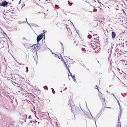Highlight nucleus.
Returning <instances> with one entry per match:
<instances>
[{"label": "nucleus", "instance_id": "nucleus-1", "mask_svg": "<svg viewBox=\"0 0 127 127\" xmlns=\"http://www.w3.org/2000/svg\"><path fill=\"white\" fill-rule=\"evenodd\" d=\"M44 33H41L37 36L36 38L37 43L35 45H36V47H35V49L36 50L39 49L40 47V44L39 43V42L42 39L44 36Z\"/></svg>", "mask_w": 127, "mask_h": 127}, {"label": "nucleus", "instance_id": "nucleus-2", "mask_svg": "<svg viewBox=\"0 0 127 127\" xmlns=\"http://www.w3.org/2000/svg\"><path fill=\"white\" fill-rule=\"evenodd\" d=\"M9 3L5 1H4L2 3H0V5L1 6L5 7L7 6V5L9 4Z\"/></svg>", "mask_w": 127, "mask_h": 127}, {"label": "nucleus", "instance_id": "nucleus-3", "mask_svg": "<svg viewBox=\"0 0 127 127\" xmlns=\"http://www.w3.org/2000/svg\"><path fill=\"white\" fill-rule=\"evenodd\" d=\"M98 96L102 101H105V99L103 95L101 93H100L98 94Z\"/></svg>", "mask_w": 127, "mask_h": 127}, {"label": "nucleus", "instance_id": "nucleus-4", "mask_svg": "<svg viewBox=\"0 0 127 127\" xmlns=\"http://www.w3.org/2000/svg\"><path fill=\"white\" fill-rule=\"evenodd\" d=\"M72 100L71 99H70L69 100V102L68 103V105H70V106H71V111L73 113V111L72 110V108L71 106V105H72Z\"/></svg>", "mask_w": 127, "mask_h": 127}, {"label": "nucleus", "instance_id": "nucleus-5", "mask_svg": "<svg viewBox=\"0 0 127 127\" xmlns=\"http://www.w3.org/2000/svg\"><path fill=\"white\" fill-rule=\"evenodd\" d=\"M116 35V34L114 32L112 31V32L111 36L112 38L113 39H114Z\"/></svg>", "mask_w": 127, "mask_h": 127}, {"label": "nucleus", "instance_id": "nucleus-6", "mask_svg": "<svg viewBox=\"0 0 127 127\" xmlns=\"http://www.w3.org/2000/svg\"><path fill=\"white\" fill-rule=\"evenodd\" d=\"M121 116V114H119V115L118 116V123L119 124V122L120 125V127H121V123H120V118Z\"/></svg>", "mask_w": 127, "mask_h": 127}, {"label": "nucleus", "instance_id": "nucleus-7", "mask_svg": "<svg viewBox=\"0 0 127 127\" xmlns=\"http://www.w3.org/2000/svg\"><path fill=\"white\" fill-rule=\"evenodd\" d=\"M62 61H63V63H64V64L65 66L66 67V69L67 70L69 68H68L67 66V64H66V62H65L64 61V60L63 59H62Z\"/></svg>", "mask_w": 127, "mask_h": 127}, {"label": "nucleus", "instance_id": "nucleus-8", "mask_svg": "<svg viewBox=\"0 0 127 127\" xmlns=\"http://www.w3.org/2000/svg\"><path fill=\"white\" fill-rule=\"evenodd\" d=\"M101 114L99 113L98 114H97L96 115V119H97L99 118V117H100Z\"/></svg>", "mask_w": 127, "mask_h": 127}, {"label": "nucleus", "instance_id": "nucleus-9", "mask_svg": "<svg viewBox=\"0 0 127 127\" xmlns=\"http://www.w3.org/2000/svg\"><path fill=\"white\" fill-rule=\"evenodd\" d=\"M23 119H25V121H26V119L27 117V115H24L23 116Z\"/></svg>", "mask_w": 127, "mask_h": 127}, {"label": "nucleus", "instance_id": "nucleus-10", "mask_svg": "<svg viewBox=\"0 0 127 127\" xmlns=\"http://www.w3.org/2000/svg\"><path fill=\"white\" fill-rule=\"evenodd\" d=\"M18 89L20 91H23V90H24L22 88V87H21L20 86H18L17 87Z\"/></svg>", "mask_w": 127, "mask_h": 127}, {"label": "nucleus", "instance_id": "nucleus-11", "mask_svg": "<svg viewBox=\"0 0 127 127\" xmlns=\"http://www.w3.org/2000/svg\"><path fill=\"white\" fill-rule=\"evenodd\" d=\"M67 70H68V71L69 72V74H70V75L71 76V77H72V78H73V76L72 75V73H71L70 72V71L69 70V68H68V69H67Z\"/></svg>", "mask_w": 127, "mask_h": 127}, {"label": "nucleus", "instance_id": "nucleus-12", "mask_svg": "<svg viewBox=\"0 0 127 127\" xmlns=\"http://www.w3.org/2000/svg\"><path fill=\"white\" fill-rule=\"evenodd\" d=\"M104 108H102L100 110V111L99 113H100L101 114L102 112L104 111Z\"/></svg>", "mask_w": 127, "mask_h": 127}, {"label": "nucleus", "instance_id": "nucleus-13", "mask_svg": "<svg viewBox=\"0 0 127 127\" xmlns=\"http://www.w3.org/2000/svg\"><path fill=\"white\" fill-rule=\"evenodd\" d=\"M82 52L84 53H85L86 52V50L84 48H82Z\"/></svg>", "mask_w": 127, "mask_h": 127}, {"label": "nucleus", "instance_id": "nucleus-14", "mask_svg": "<svg viewBox=\"0 0 127 127\" xmlns=\"http://www.w3.org/2000/svg\"><path fill=\"white\" fill-rule=\"evenodd\" d=\"M0 30H1V33H2V32H3V33L4 34V35H6V34L2 30L1 28H0Z\"/></svg>", "mask_w": 127, "mask_h": 127}, {"label": "nucleus", "instance_id": "nucleus-15", "mask_svg": "<svg viewBox=\"0 0 127 127\" xmlns=\"http://www.w3.org/2000/svg\"><path fill=\"white\" fill-rule=\"evenodd\" d=\"M88 37L89 39H91L92 37V36L91 35L89 34L88 36Z\"/></svg>", "mask_w": 127, "mask_h": 127}, {"label": "nucleus", "instance_id": "nucleus-16", "mask_svg": "<svg viewBox=\"0 0 127 127\" xmlns=\"http://www.w3.org/2000/svg\"><path fill=\"white\" fill-rule=\"evenodd\" d=\"M51 89L53 94H55V92L54 91V89L53 88H52Z\"/></svg>", "mask_w": 127, "mask_h": 127}, {"label": "nucleus", "instance_id": "nucleus-17", "mask_svg": "<svg viewBox=\"0 0 127 127\" xmlns=\"http://www.w3.org/2000/svg\"><path fill=\"white\" fill-rule=\"evenodd\" d=\"M54 54L55 55V57H58V58H59V59H61V58H59V57L58 56V55H56V54Z\"/></svg>", "mask_w": 127, "mask_h": 127}, {"label": "nucleus", "instance_id": "nucleus-18", "mask_svg": "<svg viewBox=\"0 0 127 127\" xmlns=\"http://www.w3.org/2000/svg\"><path fill=\"white\" fill-rule=\"evenodd\" d=\"M68 4H69V5H70V6H71V5H72V3H70L69 1H68Z\"/></svg>", "mask_w": 127, "mask_h": 127}, {"label": "nucleus", "instance_id": "nucleus-19", "mask_svg": "<svg viewBox=\"0 0 127 127\" xmlns=\"http://www.w3.org/2000/svg\"><path fill=\"white\" fill-rule=\"evenodd\" d=\"M60 42L61 44V45L62 46V48H63V49H64V46H63V44L61 42Z\"/></svg>", "mask_w": 127, "mask_h": 127}, {"label": "nucleus", "instance_id": "nucleus-20", "mask_svg": "<svg viewBox=\"0 0 127 127\" xmlns=\"http://www.w3.org/2000/svg\"><path fill=\"white\" fill-rule=\"evenodd\" d=\"M44 89H47V90H48V88L47 87V86H45L43 87Z\"/></svg>", "mask_w": 127, "mask_h": 127}, {"label": "nucleus", "instance_id": "nucleus-21", "mask_svg": "<svg viewBox=\"0 0 127 127\" xmlns=\"http://www.w3.org/2000/svg\"><path fill=\"white\" fill-rule=\"evenodd\" d=\"M119 108H120V114H121V112H122V109L121 108V106H120V107H119Z\"/></svg>", "mask_w": 127, "mask_h": 127}, {"label": "nucleus", "instance_id": "nucleus-22", "mask_svg": "<svg viewBox=\"0 0 127 127\" xmlns=\"http://www.w3.org/2000/svg\"><path fill=\"white\" fill-rule=\"evenodd\" d=\"M16 62L19 65H24V64H20V63H19L18 62H17V61H16Z\"/></svg>", "mask_w": 127, "mask_h": 127}, {"label": "nucleus", "instance_id": "nucleus-23", "mask_svg": "<svg viewBox=\"0 0 127 127\" xmlns=\"http://www.w3.org/2000/svg\"><path fill=\"white\" fill-rule=\"evenodd\" d=\"M44 33V36H43V37H44V39L45 38V32L44 31V33Z\"/></svg>", "mask_w": 127, "mask_h": 127}, {"label": "nucleus", "instance_id": "nucleus-24", "mask_svg": "<svg viewBox=\"0 0 127 127\" xmlns=\"http://www.w3.org/2000/svg\"><path fill=\"white\" fill-rule=\"evenodd\" d=\"M74 81V82H75L76 81V80L74 78H72Z\"/></svg>", "mask_w": 127, "mask_h": 127}, {"label": "nucleus", "instance_id": "nucleus-25", "mask_svg": "<svg viewBox=\"0 0 127 127\" xmlns=\"http://www.w3.org/2000/svg\"><path fill=\"white\" fill-rule=\"evenodd\" d=\"M60 57H59V58H61V60H62V59H63V58L62 57V55H61V54H60Z\"/></svg>", "mask_w": 127, "mask_h": 127}, {"label": "nucleus", "instance_id": "nucleus-26", "mask_svg": "<svg viewBox=\"0 0 127 127\" xmlns=\"http://www.w3.org/2000/svg\"><path fill=\"white\" fill-rule=\"evenodd\" d=\"M85 114L87 115L88 116H89V114L88 113H85Z\"/></svg>", "mask_w": 127, "mask_h": 127}, {"label": "nucleus", "instance_id": "nucleus-27", "mask_svg": "<svg viewBox=\"0 0 127 127\" xmlns=\"http://www.w3.org/2000/svg\"><path fill=\"white\" fill-rule=\"evenodd\" d=\"M25 22H21L20 21V22H19V23L20 24H22V23H25Z\"/></svg>", "mask_w": 127, "mask_h": 127}, {"label": "nucleus", "instance_id": "nucleus-28", "mask_svg": "<svg viewBox=\"0 0 127 127\" xmlns=\"http://www.w3.org/2000/svg\"><path fill=\"white\" fill-rule=\"evenodd\" d=\"M97 11V9H94V10L93 11V12H96Z\"/></svg>", "mask_w": 127, "mask_h": 127}, {"label": "nucleus", "instance_id": "nucleus-29", "mask_svg": "<svg viewBox=\"0 0 127 127\" xmlns=\"http://www.w3.org/2000/svg\"><path fill=\"white\" fill-rule=\"evenodd\" d=\"M22 8L24 6H25V4L24 3H23L22 4Z\"/></svg>", "mask_w": 127, "mask_h": 127}, {"label": "nucleus", "instance_id": "nucleus-30", "mask_svg": "<svg viewBox=\"0 0 127 127\" xmlns=\"http://www.w3.org/2000/svg\"><path fill=\"white\" fill-rule=\"evenodd\" d=\"M118 104L119 107H120V103H119V101H118Z\"/></svg>", "mask_w": 127, "mask_h": 127}, {"label": "nucleus", "instance_id": "nucleus-31", "mask_svg": "<svg viewBox=\"0 0 127 127\" xmlns=\"http://www.w3.org/2000/svg\"><path fill=\"white\" fill-rule=\"evenodd\" d=\"M55 7H58L59 6L57 5H55Z\"/></svg>", "mask_w": 127, "mask_h": 127}, {"label": "nucleus", "instance_id": "nucleus-32", "mask_svg": "<svg viewBox=\"0 0 127 127\" xmlns=\"http://www.w3.org/2000/svg\"><path fill=\"white\" fill-rule=\"evenodd\" d=\"M31 119V115L29 116L28 117V119Z\"/></svg>", "mask_w": 127, "mask_h": 127}, {"label": "nucleus", "instance_id": "nucleus-33", "mask_svg": "<svg viewBox=\"0 0 127 127\" xmlns=\"http://www.w3.org/2000/svg\"><path fill=\"white\" fill-rule=\"evenodd\" d=\"M33 123H37V122L36 121V120H35V121H33Z\"/></svg>", "mask_w": 127, "mask_h": 127}, {"label": "nucleus", "instance_id": "nucleus-34", "mask_svg": "<svg viewBox=\"0 0 127 127\" xmlns=\"http://www.w3.org/2000/svg\"><path fill=\"white\" fill-rule=\"evenodd\" d=\"M49 49L50 50V51L51 52V53L52 54H54V53L51 50V49Z\"/></svg>", "mask_w": 127, "mask_h": 127}, {"label": "nucleus", "instance_id": "nucleus-35", "mask_svg": "<svg viewBox=\"0 0 127 127\" xmlns=\"http://www.w3.org/2000/svg\"><path fill=\"white\" fill-rule=\"evenodd\" d=\"M111 94L112 95H113V96H114V97H115V95H114V94H113V93H112V94Z\"/></svg>", "mask_w": 127, "mask_h": 127}, {"label": "nucleus", "instance_id": "nucleus-36", "mask_svg": "<svg viewBox=\"0 0 127 127\" xmlns=\"http://www.w3.org/2000/svg\"><path fill=\"white\" fill-rule=\"evenodd\" d=\"M35 44H34V47L33 48H34H34H35V47H36V46L35 45Z\"/></svg>", "mask_w": 127, "mask_h": 127}, {"label": "nucleus", "instance_id": "nucleus-37", "mask_svg": "<svg viewBox=\"0 0 127 127\" xmlns=\"http://www.w3.org/2000/svg\"><path fill=\"white\" fill-rule=\"evenodd\" d=\"M86 2H87V3H88L89 4H90V5L91 6H92V5L91 4H90V3H89V2H87V1H86Z\"/></svg>", "mask_w": 127, "mask_h": 127}, {"label": "nucleus", "instance_id": "nucleus-38", "mask_svg": "<svg viewBox=\"0 0 127 127\" xmlns=\"http://www.w3.org/2000/svg\"><path fill=\"white\" fill-rule=\"evenodd\" d=\"M75 75H74H74H73V78H75Z\"/></svg>", "mask_w": 127, "mask_h": 127}, {"label": "nucleus", "instance_id": "nucleus-39", "mask_svg": "<svg viewBox=\"0 0 127 127\" xmlns=\"http://www.w3.org/2000/svg\"><path fill=\"white\" fill-rule=\"evenodd\" d=\"M71 23L72 24V25H73V26L74 27V28H75V27H74V24H73V23H72V22H71Z\"/></svg>", "mask_w": 127, "mask_h": 127}, {"label": "nucleus", "instance_id": "nucleus-40", "mask_svg": "<svg viewBox=\"0 0 127 127\" xmlns=\"http://www.w3.org/2000/svg\"><path fill=\"white\" fill-rule=\"evenodd\" d=\"M28 69H26V72H28Z\"/></svg>", "mask_w": 127, "mask_h": 127}, {"label": "nucleus", "instance_id": "nucleus-41", "mask_svg": "<svg viewBox=\"0 0 127 127\" xmlns=\"http://www.w3.org/2000/svg\"><path fill=\"white\" fill-rule=\"evenodd\" d=\"M122 44H123V43H120V44H119L120 45H121Z\"/></svg>", "mask_w": 127, "mask_h": 127}, {"label": "nucleus", "instance_id": "nucleus-42", "mask_svg": "<svg viewBox=\"0 0 127 127\" xmlns=\"http://www.w3.org/2000/svg\"><path fill=\"white\" fill-rule=\"evenodd\" d=\"M35 27H39V26L37 25H36V26H35Z\"/></svg>", "mask_w": 127, "mask_h": 127}, {"label": "nucleus", "instance_id": "nucleus-43", "mask_svg": "<svg viewBox=\"0 0 127 127\" xmlns=\"http://www.w3.org/2000/svg\"><path fill=\"white\" fill-rule=\"evenodd\" d=\"M22 38L24 40V39H26L25 38V37H23Z\"/></svg>", "mask_w": 127, "mask_h": 127}, {"label": "nucleus", "instance_id": "nucleus-44", "mask_svg": "<svg viewBox=\"0 0 127 127\" xmlns=\"http://www.w3.org/2000/svg\"><path fill=\"white\" fill-rule=\"evenodd\" d=\"M30 122L31 123H32V121H30Z\"/></svg>", "mask_w": 127, "mask_h": 127}, {"label": "nucleus", "instance_id": "nucleus-45", "mask_svg": "<svg viewBox=\"0 0 127 127\" xmlns=\"http://www.w3.org/2000/svg\"><path fill=\"white\" fill-rule=\"evenodd\" d=\"M26 69H28V67H26Z\"/></svg>", "mask_w": 127, "mask_h": 127}, {"label": "nucleus", "instance_id": "nucleus-46", "mask_svg": "<svg viewBox=\"0 0 127 127\" xmlns=\"http://www.w3.org/2000/svg\"><path fill=\"white\" fill-rule=\"evenodd\" d=\"M119 124L118 123V126H117V127H119Z\"/></svg>", "mask_w": 127, "mask_h": 127}, {"label": "nucleus", "instance_id": "nucleus-47", "mask_svg": "<svg viewBox=\"0 0 127 127\" xmlns=\"http://www.w3.org/2000/svg\"><path fill=\"white\" fill-rule=\"evenodd\" d=\"M83 1L86 2L87 0H82Z\"/></svg>", "mask_w": 127, "mask_h": 127}, {"label": "nucleus", "instance_id": "nucleus-48", "mask_svg": "<svg viewBox=\"0 0 127 127\" xmlns=\"http://www.w3.org/2000/svg\"><path fill=\"white\" fill-rule=\"evenodd\" d=\"M90 115H91V116H92V117L93 118V117L92 115L91 114V113H90Z\"/></svg>", "mask_w": 127, "mask_h": 127}, {"label": "nucleus", "instance_id": "nucleus-49", "mask_svg": "<svg viewBox=\"0 0 127 127\" xmlns=\"http://www.w3.org/2000/svg\"><path fill=\"white\" fill-rule=\"evenodd\" d=\"M21 3V2L20 1H19V2L18 4H20V3Z\"/></svg>", "mask_w": 127, "mask_h": 127}, {"label": "nucleus", "instance_id": "nucleus-50", "mask_svg": "<svg viewBox=\"0 0 127 127\" xmlns=\"http://www.w3.org/2000/svg\"><path fill=\"white\" fill-rule=\"evenodd\" d=\"M27 23L28 24L29 26H30V24H29L28 22Z\"/></svg>", "mask_w": 127, "mask_h": 127}, {"label": "nucleus", "instance_id": "nucleus-51", "mask_svg": "<svg viewBox=\"0 0 127 127\" xmlns=\"http://www.w3.org/2000/svg\"><path fill=\"white\" fill-rule=\"evenodd\" d=\"M26 22L27 23V18H26Z\"/></svg>", "mask_w": 127, "mask_h": 127}, {"label": "nucleus", "instance_id": "nucleus-52", "mask_svg": "<svg viewBox=\"0 0 127 127\" xmlns=\"http://www.w3.org/2000/svg\"><path fill=\"white\" fill-rule=\"evenodd\" d=\"M13 83H14V84H17V85H18V84H16V83H15V82H13Z\"/></svg>", "mask_w": 127, "mask_h": 127}, {"label": "nucleus", "instance_id": "nucleus-53", "mask_svg": "<svg viewBox=\"0 0 127 127\" xmlns=\"http://www.w3.org/2000/svg\"><path fill=\"white\" fill-rule=\"evenodd\" d=\"M98 2L99 3H101L100 2V1H98Z\"/></svg>", "mask_w": 127, "mask_h": 127}, {"label": "nucleus", "instance_id": "nucleus-54", "mask_svg": "<svg viewBox=\"0 0 127 127\" xmlns=\"http://www.w3.org/2000/svg\"><path fill=\"white\" fill-rule=\"evenodd\" d=\"M94 119H95V123L96 124V121H95V118H94Z\"/></svg>", "mask_w": 127, "mask_h": 127}, {"label": "nucleus", "instance_id": "nucleus-55", "mask_svg": "<svg viewBox=\"0 0 127 127\" xmlns=\"http://www.w3.org/2000/svg\"><path fill=\"white\" fill-rule=\"evenodd\" d=\"M116 100H117V102H118V101H118V99H116Z\"/></svg>", "mask_w": 127, "mask_h": 127}, {"label": "nucleus", "instance_id": "nucleus-56", "mask_svg": "<svg viewBox=\"0 0 127 127\" xmlns=\"http://www.w3.org/2000/svg\"><path fill=\"white\" fill-rule=\"evenodd\" d=\"M114 97V98H115L116 99H116H117V98H116V97H115H115Z\"/></svg>", "mask_w": 127, "mask_h": 127}, {"label": "nucleus", "instance_id": "nucleus-57", "mask_svg": "<svg viewBox=\"0 0 127 127\" xmlns=\"http://www.w3.org/2000/svg\"><path fill=\"white\" fill-rule=\"evenodd\" d=\"M107 108H111L109 107H107Z\"/></svg>", "mask_w": 127, "mask_h": 127}, {"label": "nucleus", "instance_id": "nucleus-58", "mask_svg": "<svg viewBox=\"0 0 127 127\" xmlns=\"http://www.w3.org/2000/svg\"><path fill=\"white\" fill-rule=\"evenodd\" d=\"M71 60H72V61H73V59H71Z\"/></svg>", "mask_w": 127, "mask_h": 127}, {"label": "nucleus", "instance_id": "nucleus-59", "mask_svg": "<svg viewBox=\"0 0 127 127\" xmlns=\"http://www.w3.org/2000/svg\"><path fill=\"white\" fill-rule=\"evenodd\" d=\"M96 86V87H97V88H98V87L97 86V85H96V86Z\"/></svg>", "mask_w": 127, "mask_h": 127}, {"label": "nucleus", "instance_id": "nucleus-60", "mask_svg": "<svg viewBox=\"0 0 127 127\" xmlns=\"http://www.w3.org/2000/svg\"><path fill=\"white\" fill-rule=\"evenodd\" d=\"M122 46L123 47H124V45H123Z\"/></svg>", "mask_w": 127, "mask_h": 127}, {"label": "nucleus", "instance_id": "nucleus-61", "mask_svg": "<svg viewBox=\"0 0 127 127\" xmlns=\"http://www.w3.org/2000/svg\"><path fill=\"white\" fill-rule=\"evenodd\" d=\"M37 123H38V124H39V123L38 122Z\"/></svg>", "mask_w": 127, "mask_h": 127}, {"label": "nucleus", "instance_id": "nucleus-62", "mask_svg": "<svg viewBox=\"0 0 127 127\" xmlns=\"http://www.w3.org/2000/svg\"><path fill=\"white\" fill-rule=\"evenodd\" d=\"M60 92H62V91H61Z\"/></svg>", "mask_w": 127, "mask_h": 127}, {"label": "nucleus", "instance_id": "nucleus-63", "mask_svg": "<svg viewBox=\"0 0 127 127\" xmlns=\"http://www.w3.org/2000/svg\"><path fill=\"white\" fill-rule=\"evenodd\" d=\"M97 34H95V35H97Z\"/></svg>", "mask_w": 127, "mask_h": 127}, {"label": "nucleus", "instance_id": "nucleus-64", "mask_svg": "<svg viewBox=\"0 0 127 127\" xmlns=\"http://www.w3.org/2000/svg\"><path fill=\"white\" fill-rule=\"evenodd\" d=\"M125 42H126V43H127V41H126Z\"/></svg>", "mask_w": 127, "mask_h": 127}]
</instances>
